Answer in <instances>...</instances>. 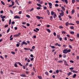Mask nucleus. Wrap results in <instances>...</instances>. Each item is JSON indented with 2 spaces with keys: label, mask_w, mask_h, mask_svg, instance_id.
<instances>
[{
  "label": "nucleus",
  "mask_w": 79,
  "mask_h": 79,
  "mask_svg": "<svg viewBox=\"0 0 79 79\" xmlns=\"http://www.w3.org/2000/svg\"><path fill=\"white\" fill-rule=\"evenodd\" d=\"M21 34V33L20 32H19L18 34H16L14 35V37H19V35Z\"/></svg>",
  "instance_id": "obj_1"
},
{
  "label": "nucleus",
  "mask_w": 79,
  "mask_h": 79,
  "mask_svg": "<svg viewBox=\"0 0 79 79\" xmlns=\"http://www.w3.org/2000/svg\"><path fill=\"white\" fill-rule=\"evenodd\" d=\"M51 14L52 15H54L56 16V13L55 12H53V11H52L51 12Z\"/></svg>",
  "instance_id": "obj_2"
},
{
  "label": "nucleus",
  "mask_w": 79,
  "mask_h": 79,
  "mask_svg": "<svg viewBox=\"0 0 79 79\" xmlns=\"http://www.w3.org/2000/svg\"><path fill=\"white\" fill-rule=\"evenodd\" d=\"M23 45H27V43L23 41L21 44V46H23Z\"/></svg>",
  "instance_id": "obj_3"
},
{
  "label": "nucleus",
  "mask_w": 79,
  "mask_h": 79,
  "mask_svg": "<svg viewBox=\"0 0 79 79\" xmlns=\"http://www.w3.org/2000/svg\"><path fill=\"white\" fill-rule=\"evenodd\" d=\"M63 53L64 54H66V53H68V50H67V49H64L63 50Z\"/></svg>",
  "instance_id": "obj_4"
},
{
  "label": "nucleus",
  "mask_w": 79,
  "mask_h": 79,
  "mask_svg": "<svg viewBox=\"0 0 79 79\" xmlns=\"http://www.w3.org/2000/svg\"><path fill=\"white\" fill-rule=\"evenodd\" d=\"M61 12L62 13H60L59 14L60 16H64V12H63V10H61Z\"/></svg>",
  "instance_id": "obj_5"
},
{
  "label": "nucleus",
  "mask_w": 79,
  "mask_h": 79,
  "mask_svg": "<svg viewBox=\"0 0 79 79\" xmlns=\"http://www.w3.org/2000/svg\"><path fill=\"white\" fill-rule=\"evenodd\" d=\"M62 2H65L66 3V4H68V0H61Z\"/></svg>",
  "instance_id": "obj_6"
},
{
  "label": "nucleus",
  "mask_w": 79,
  "mask_h": 79,
  "mask_svg": "<svg viewBox=\"0 0 79 79\" xmlns=\"http://www.w3.org/2000/svg\"><path fill=\"white\" fill-rule=\"evenodd\" d=\"M20 19V17L17 15H15L14 17V19Z\"/></svg>",
  "instance_id": "obj_7"
},
{
  "label": "nucleus",
  "mask_w": 79,
  "mask_h": 79,
  "mask_svg": "<svg viewBox=\"0 0 79 79\" xmlns=\"http://www.w3.org/2000/svg\"><path fill=\"white\" fill-rule=\"evenodd\" d=\"M72 74H73V73H72L71 72H70L67 74V76H69L72 75Z\"/></svg>",
  "instance_id": "obj_8"
},
{
  "label": "nucleus",
  "mask_w": 79,
  "mask_h": 79,
  "mask_svg": "<svg viewBox=\"0 0 79 79\" xmlns=\"http://www.w3.org/2000/svg\"><path fill=\"white\" fill-rule=\"evenodd\" d=\"M71 12H72V15H73V14H74V13L75 12V10H74V9H73L72 10Z\"/></svg>",
  "instance_id": "obj_9"
},
{
  "label": "nucleus",
  "mask_w": 79,
  "mask_h": 79,
  "mask_svg": "<svg viewBox=\"0 0 79 79\" xmlns=\"http://www.w3.org/2000/svg\"><path fill=\"white\" fill-rule=\"evenodd\" d=\"M64 64L65 65H66V66H69L67 62H66V61L64 60Z\"/></svg>",
  "instance_id": "obj_10"
},
{
  "label": "nucleus",
  "mask_w": 79,
  "mask_h": 79,
  "mask_svg": "<svg viewBox=\"0 0 79 79\" xmlns=\"http://www.w3.org/2000/svg\"><path fill=\"white\" fill-rule=\"evenodd\" d=\"M20 76H21L22 77H26V75H25L20 74Z\"/></svg>",
  "instance_id": "obj_11"
},
{
  "label": "nucleus",
  "mask_w": 79,
  "mask_h": 79,
  "mask_svg": "<svg viewBox=\"0 0 79 79\" xmlns=\"http://www.w3.org/2000/svg\"><path fill=\"white\" fill-rule=\"evenodd\" d=\"M47 31H48V32H49V33L51 32V31H50V30L49 29H47Z\"/></svg>",
  "instance_id": "obj_12"
},
{
  "label": "nucleus",
  "mask_w": 79,
  "mask_h": 79,
  "mask_svg": "<svg viewBox=\"0 0 79 79\" xmlns=\"http://www.w3.org/2000/svg\"><path fill=\"white\" fill-rule=\"evenodd\" d=\"M70 34H72L73 35L74 34V32L73 31H70Z\"/></svg>",
  "instance_id": "obj_13"
},
{
  "label": "nucleus",
  "mask_w": 79,
  "mask_h": 79,
  "mask_svg": "<svg viewBox=\"0 0 79 79\" xmlns=\"http://www.w3.org/2000/svg\"><path fill=\"white\" fill-rule=\"evenodd\" d=\"M47 13L48 15H50V11H49V10H47Z\"/></svg>",
  "instance_id": "obj_14"
},
{
  "label": "nucleus",
  "mask_w": 79,
  "mask_h": 79,
  "mask_svg": "<svg viewBox=\"0 0 79 79\" xmlns=\"http://www.w3.org/2000/svg\"><path fill=\"white\" fill-rule=\"evenodd\" d=\"M62 9L63 10V11H65V8L64 7L62 6L61 7Z\"/></svg>",
  "instance_id": "obj_15"
},
{
  "label": "nucleus",
  "mask_w": 79,
  "mask_h": 79,
  "mask_svg": "<svg viewBox=\"0 0 79 79\" xmlns=\"http://www.w3.org/2000/svg\"><path fill=\"white\" fill-rule=\"evenodd\" d=\"M76 76H77V75H76V74H74L73 76V78H75V77H76Z\"/></svg>",
  "instance_id": "obj_16"
},
{
  "label": "nucleus",
  "mask_w": 79,
  "mask_h": 79,
  "mask_svg": "<svg viewBox=\"0 0 79 79\" xmlns=\"http://www.w3.org/2000/svg\"><path fill=\"white\" fill-rule=\"evenodd\" d=\"M70 27L71 29L73 30L74 29V27H73V26H71Z\"/></svg>",
  "instance_id": "obj_17"
},
{
  "label": "nucleus",
  "mask_w": 79,
  "mask_h": 79,
  "mask_svg": "<svg viewBox=\"0 0 79 79\" xmlns=\"http://www.w3.org/2000/svg\"><path fill=\"white\" fill-rule=\"evenodd\" d=\"M38 78L40 79H42V77L41 76H38Z\"/></svg>",
  "instance_id": "obj_18"
},
{
  "label": "nucleus",
  "mask_w": 79,
  "mask_h": 79,
  "mask_svg": "<svg viewBox=\"0 0 79 79\" xmlns=\"http://www.w3.org/2000/svg\"><path fill=\"white\" fill-rule=\"evenodd\" d=\"M37 6H42V5H40V4L37 3Z\"/></svg>",
  "instance_id": "obj_19"
},
{
  "label": "nucleus",
  "mask_w": 79,
  "mask_h": 79,
  "mask_svg": "<svg viewBox=\"0 0 79 79\" xmlns=\"http://www.w3.org/2000/svg\"><path fill=\"white\" fill-rule=\"evenodd\" d=\"M36 18L38 19H40V17L39 16H36Z\"/></svg>",
  "instance_id": "obj_20"
},
{
  "label": "nucleus",
  "mask_w": 79,
  "mask_h": 79,
  "mask_svg": "<svg viewBox=\"0 0 79 79\" xmlns=\"http://www.w3.org/2000/svg\"><path fill=\"white\" fill-rule=\"evenodd\" d=\"M1 3L2 5H5V3L2 1H1Z\"/></svg>",
  "instance_id": "obj_21"
},
{
  "label": "nucleus",
  "mask_w": 79,
  "mask_h": 79,
  "mask_svg": "<svg viewBox=\"0 0 79 79\" xmlns=\"http://www.w3.org/2000/svg\"><path fill=\"white\" fill-rule=\"evenodd\" d=\"M50 19L51 20V21H52L53 20V17L50 16Z\"/></svg>",
  "instance_id": "obj_22"
},
{
  "label": "nucleus",
  "mask_w": 79,
  "mask_h": 79,
  "mask_svg": "<svg viewBox=\"0 0 79 79\" xmlns=\"http://www.w3.org/2000/svg\"><path fill=\"white\" fill-rule=\"evenodd\" d=\"M18 64H19V65H20L21 66H23V65H22V64H21V63H20V62H18Z\"/></svg>",
  "instance_id": "obj_23"
},
{
  "label": "nucleus",
  "mask_w": 79,
  "mask_h": 79,
  "mask_svg": "<svg viewBox=\"0 0 79 79\" xmlns=\"http://www.w3.org/2000/svg\"><path fill=\"white\" fill-rule=\"evenodd\" d=\"M10 28H9L8 29L7 31V33H8V32H10Z\"/></svg>",
  "instance_id": "obj_24"
},
{
  "label": "nucleus",
  "mask_w": 79,
  "mask_h": 79,
  "mask_svg": "<svg viewBox=\"0 0 79 79\" xmlns=\"http://www.w3.org/2000/svg\"><path fill=\"white\" fill-rule=\"evenodd\" d=\"M26 17H27V18H30V16L29 15H26Z\"/></svg>",
  "instance_id": "obj_25"
},
{
  "label": "nucleus",
  "mask_w": 79,
  "mask_h": 79,
  "mask_svg": "<svg viewBox=\"0 0 79 79\" xmlns=\"http://www.w3.org/2000/svg\"><path fill=\"white\" fill-rule=\"evenodd\" d=\"M73 73H77V71L76 70H74L73 71Z\"/></svg>",
  "instance_id": "obj_26"
},
{
  "label": "nucleus",
  "mask_w": 79,
  "mask_h": 79,
  "mask_svg": "<svg viewBox=\"0 0 79 79\" xmlns=\"http://www.w3.org/2000/svg\"><path fill=\"white\" fill-rule=\"evenodd\" d=\"M68 25H69V23L67 22L66 23V26H68Z\"/></svg>",
  "instance_id": "obj_27"
},
{
  "label": "nucleus",
  "mask_w": 79,
  "mask_h": 79,
  "mask_svg": "<svg viewBox=\"0 0 79 79\" xmlns=\"http://www.w3.org/2000/svg\"><path fill=\"white\" fill-rule=\"evenodd\" d=\"M48 3L49 6L53 5L52 3L51 2H48Z\"/></svg>",
  "instance_id": "obj_28"
},
{
  "label": "nucleus",
  "mask_w": 79,
  "mask_h": 79,
  "mask_svg": "<svg viewBox=\"0 0 79 79\" xmlns=\"http://www.w3.org/2000/svg\"><path fill=\"white\" fill-rule=\"evenodd\" d=\"M11 53H12V54H13V55H15V52L13 51L11 52Z\"/></svg>",
  "instance_id": "obj_29"
},
{
  "label": "nucleus",
  "mask_w": 79,
  "mask_h": 79,
  "mask_svg": "<svg viewBox=\"0 0 79 79\" xmlns=\"http://www.w3.org/2000/svg\"><path fill=\"white\" fill-rule=\"evenodd\" d=\"M45 74L47 75V76H48V73L47 72H46L45 73Z\"/></svg>",
  "instance_id": "obj_30"
},
{
  "label": "nucleus",
  "mask_w": 79,
  "mask_h": 79,
  "mask_svg": "<svg viewBox=\"0 0 79 79\" xmlns=\"http://www.w3.org/2000/svg\"><path fill=\"white\" fill-rule=\"evenodd\" d=\"M55 6H56V7H58V6H59V5L57 4H55Z\"/></svg>",
  "instance_id": "obj_31"
},
{
  "label": "nucleus",
  "mask_w": 79,
  "mask_h": 79,
  "mask_svg": "<svg viewBox=\"0 0 79 79\" xmlns=\"http://www.w3.org/2000/svg\"><path fill=\"white\" fill-rule=\"evenodd\" d=\"M56 73H57V74H58V73H59V70H56Z\"/></svg>",
  "instance_id": "obj_32"
},
{
  "label": "nucleus",
  "mask_w": 79,
  "mask_h": 79,
  "mask_svg": "<svg viewBox=\"0 0 79 79\" xmlns=\"http://www.w3.org/2000/svg\"><path fill=\"white\" fill-rule=\"evenodd\" d=\"M69 69H70V70H73V69H74V68L71 67L69 68Z\"/></svg>",
  "instance_id": "obj_33"
},
{
  "label": "nucleus",
  "mask_w": 79,
  "mask_h": 79,
  "mask_svg": "<svg viewBox=\"0 0 79 79\" xmlns=\"http://www.w3.org/2000/svg\"><path fill=\"white\" fill-rule=\"evenodd\" d=\"M60 37V35H57V38H58V39H59Z\"/></svg>",
  "instance_id": "obj_34"
},
{
  "label": "nucleus",
  "mask_w": 79,
  "mask_h": 79,
  "mask_svg": "<svg viewBox=\"0 0 79 79\" xmlns=\"http://www.w3.org/2000/svg\"><path fill=\"white\" fill-rule=\"evenodd\" d=\"M69 47L70 48H71V49L73 48V47H72V46H71V45H69Z\"/></svg>",
  "instance_id": "obj_35"
},
{
  "label": "nucleus",
  "mask_w": 79,
  "mask_h": 79,
  "mask_svg": "<svg viewBox=\"0 0 79 79\" xmlns=\"http://www.w3.org/2000/svg\"><path fill=\"white\" fill-rule=\"evenodd\" d=\"M51 47L52 48H55V47L53 46H51Z\"/></svg>",
  "instance_id": "obj_36"
},
{
  "label": "nucleus",
  "mask_w": 79,
  "mask_h": 79,
  "mask_svg": "<svg viewBox=\"0 0 79 79\" xmlns=\"http://www.w3.org/2000/svg\"><path fill=\"white\" fill-rule=\"evenodd\" d=\"M62 33L64 34H66V32L64 31H62Z\"/></svg>",
  "instance_id": "obj_37"
},
{
  "label": "nucleus",
  "mask_w": 79,
  "mask_h": 79,
  "mask_svg": "<svg viewBox=\"0 0 79 79\" xmlns=\"http://www.w3.org/2000/svg\"><path fill=\"white\" fill-rule=\"evenodd\" d=\"M16 67V68H17L18 67V65L16 64H15L14 65Z\"/></svg>",
  "instance_id": "obj_38"
},
{
  "label": "nucleus",
  "mask_w": 79,
  "mask_h": 79,
  "mask_svg": "<svg viewBox=\"0 0 79 79\" xmlns=\"http://www.w3.org/2000/svg\"><path fill=\"white\" fill-rule=\"evenodd\" d=\"M69 25H73V26H74V24L72 23H69Z\"/></svg>",
  "instance_id": "obj_39"
},
{
  "label": "nucleus",
  "mask_w": 79,
  "mask_h": 79,
  "mask_svg": "<svg viewBox=\"0 0 79 79\" xmlns=\"http://www.w3.org/2000/svg\"><path fill=\"white\" fill-rule=\"evenodd\" d=\"M63 56V58H66V54H64Z\"/></svg>",
  "instance_id": "obj_40"
},
{
  "label": "nucleus",
  "mask_w": 79,
  "mask_h": 79,
  "mask_svg": "<svg viewBox=\"0 0 79 79\" xmlns=\"http://www.w3.org/2000/svg\"><path fill=\"white\" fill-rule=\"evenodd\" d=\"M16 46L17 47H19V44H16Z\"/></svg>",
  "instance_id": "obj_41"
},
{
  "label": "nucleus",
  "mask_w": 79,
  "mask_h": 79,
  "mask_svg": "<svg viewBox=\"0 0 79 79\" xmlns=\"http://www.w3.org/2000/svg\"><path fill=\"white\" fill-rule=\"evenodd\" d=\"M53 35L55 36H56V33L55 32H53Z\"/></svg>",
  "instance_id": "obj_42"
},
{
  "label": "nucleus",
  "mask_w": 79,
  "mask_h": 79,
  "mask_svg": "<svg viewBox=\"0 0 79 79\" xmlns=\"http://www.w3.org/2000/svg\"><path fill=\"white\" fill-rule=\"evenodd\" d=\"M15 5V2H12V5L13 6V5Z\"/></svg>",
  "instance_id": "obj_43"
},
{
  "label": "nucleus",
  "mask_w": 79,
  "mask_h": 79,
  "mask_svg": "<svg viewBox=\"0 0 79 79\" xmlns=\"http://www.w3.org/2000/svg\"><path fill=\"white\" fill-rule=\"evenodd\" d=\"M72 2L73 3H74L75 2V0H72Z\"/></svg>",
  "instance_id": "obj_44"
},
{
  "label": "nucleus",
  "mask_w": 79,
  "mask_h": 79,
  "mask_svg": "<svg viewBox=\"0 0 79 79\" xmlns=\"http://www.w3.org/2000/svg\"><path fill=\"white\" fill-rule=\"evenodd\" d=\"M21 13H22V11H20L19 12V15H21Z\"/></svg>",
  "instance_id": "obj_45"
},
{
  "label": "nucleus",
  "mask_w": 79,
  "mask_h": 79,
  "mask_svg": "<svg viewBox=\"0 0 79 79\" xmlns=\"http://www.w3.org/2000/svg\"><path fill=\"white\" fill-rule=\"evenodd\" d=\"M76 23H77V24H79V22L78 21H76Z\"/></svg>",
  "instance_id": "obj_46"
},
{
  "label": "nucleus",
  "mask_w": 79,
  "mask_h": 79,
  "mask_svg": "<svg viewBox=\"0 0 79 79\" xmlns=\"http://www.w3.org/2000/svg\"><path fill=\"white\" fill-rule=\"evenodd\" d=\"M35 49V46H33L32 47V49H33V50H34V49Z\"/></svg>",
  "instance_id": "obj_47"
},
{
  "label": "nucleus",
  "mask_w": 79,
  "mask_h": 79,
  "mask_svg": "<svg viewBox=\"0 0 79 79\" xmlns=\"http://www.w3.org/2000/svg\"><path fill=\"white\" fill-rule=\"evenodd\" d=\"M12 72H14V73H18L17 71L12 70Z\"/></svg>",
  "instance_id": "obj_48"
},
{
  "label": "nucleus",
  "mask_w": 79,
  "mask_h": 79,
  "mask_svg": "<svg viewBox=\"0 0 79 79\" xmlns=\"http://www.w3.org/2000/svg\"><path fill=\"white\" fill-rule=\"evenodd\" d=\"M70 63H74V61H73V60H70Z\"/></svg>",
  "instance_id": "obj_49"
},
{
  "label": "nucleus",
  "mask_w": 79,
  "mask_h": 79,
  "mask_svg": "<svg viewBox=\"0 0 79 79\" xmlns=\"http://www.w3.org/2000/svg\"><path fill=\"white\" fill-rule=\"evenodd\" d=\"M31 57H34V55H33L32 54H31L30 55Z\"/></svg>",
  "instance_id": "obj_50"
},
{
  "label": "nucleus",
  "mask_w": 79,
  "mask_h": 79,
  "mask_svg": "<svg viewBox=\"0 0 79 79\" xmlns=\"http://www.w3.org/2000/svg\"><path fill=\"white\" fill-rule=\"evenodd\" d=\"M69 52H71V50L69 49L68 50H67V53Z\"/></svg>",
  "instance_id": "obj_51"
},
{
  "label": "nucleus",
  "mask_w": 79,
  "mask_h": 79,
  "mask_svg": "<svg viewBox=\"0 0 79 79\" xmlns=\"http://www.w3.org/2000/svg\"><path fill=\"white\" fill-rule=\"evenodd\" d=\"M22 27H24V28H25V29H26V27L24 25H23Z\"/></svg>",
  "instance_id": "obj_52"
},
{
  "label": "nucleus",
  "mask_w": 79,
  "mask_h": 79,
  "mask_svg": "<svg viewBox=\"0 0 79 79\" xmlns=\"http://www.w3.org/2000/svg\"><path fill=\"white\" fill-rule=\"evenodd\" d=\"M34 31H35V32H38V31H37L36 30L34 29Z\"/></svg>",
  "instance_id": "obj_53"
},
{
  "label": "nucleus",
  "mask_w": 79,
  "mask_h": 79,
  "mask_svg": "<svg viewBox=\"0 0 79 79\" xmlns=\"http://www.w3.org/2000/svg\"><path fill=\"white\" fill-rule=\"evenodd\" d=\"M58 63H63V61H61V60H59L58 61Z\"/></svg>",
  "instance_id": "obj_54"
},
{
  "label": "nucleus",
  "mask_w": 79,
  "mask_h": 79,
  "mask_svg": "<svg viewBox=\"0 0 79 79\" xmlns=\"http://www.w3.org/2000/svg\"><path fill=\"white\" fill-rule=\"evenodd\" d=\"M36 9H37V10H40V7H37L36 8Z\"/></svg>",
  "instance_id": "obj_55"
},
{
  "label": "nucleus",
  "mask_w": 79,
  "mask_h": 79,
  "mask_svg": "<svg viewBox=\"0 0 79 79\" xmlns=\"http://www.w3.org/2000/svg\"><path fill=\"white\" fill-rule=\"evenodd\" d=\"M59 28H60V29H63V27L62 26H60L59 27Z\"/></svg>",
  "instance_id": "obj_56"
},
{
  "label": "nucleus",
  "mask_w": 79,
  "mask_h": 79,
  "mask_svg": "<svg viewBox=\"0 0 79 79\" xmlns=\"http://www.w3.org/2000/svg\"><path fill=\"white\" fill-rule=\"evenodd\" d=\"M15 30H18V27H15Z\"/></svg>",
  "instance_id": "obj_57"
},
{
  "label": "nucleus",
  "mask_w": 79,
  "mask_h": 79,
  "mask_svg": "<svg viewBox=\"0 0 79 79\" xmlns=\"http://www.w3.org/2000/svg\"><path fill=\"white\" fill-rule=\"evenodd\" d=\"M52 5L49 6V7L50 8H52Z\"/></svg>",
  "instance_id": "obj_58"
},
{
  "label": "nucleus",
  "mask_w": 79,
  "mask_h": 79,
  "mask_svg": "<svg viewBox=\"0 0 79 79\" xmlns=\"http://www.w3.org/2000/svg\"><path fill=\"white\" fill-rule=\"evenodd\" d=\"M77 37H79V33H77Z\"/></svg>",
  "instance_id": "obj_59"
},
{
  "label": "nucleus",
  "mask_w": 79,
  "mask_h": 79,
  "mask_svg": "<svg viewBox=\"0 0 79 79\" xmlns=\"http://www.w3.org/2000/svg\"><path fill=\"white\" fill-rule=\"evenodd\" d=\"M59 40H60V41H61L62 40V38L60 37L59 38Z\"/></svg>",
  "instance_id": "obj_60"
},
{
  "label": "nucleus",
  "mask_w": 79,
  "mask_h": 79,
  "mask_svg": "<svg viewBox=\"0 0 79 79\" xmlns=\"http://www.w3.org/2000/svg\"><path fill=\"white\" fill-rule=\"evenodd\" d=\"M44 10H47V7L46 6L44 7Z\"/></svg>",
  "instance_id": "obj_61"
},
{
  "label": "nucleus",
  "mask_w": 79,
  "mask_h": 79,
  "mask_svg": "<svg viewBox=\"0 0 79 79\" xmlns=\"http://www.w3.org/2000/svg\"><path fill=\"white\" fill-rule=\"evenodd\" d=\"M6 18V16H4L2 17V18L4 19V18Z\"/></svg>",
  "instance_id": "obj_62"
},
{
  "label": "nucleus",
  "mask_w": 79,
  "mask_h": 79,
  "mask_svg": "<svg viewBox=\"0 0 79 79\" xmlns=\"http://www.w3.org/2000/svg\"><path fill=\"white\" fill-rule=\"evenodd\" d=\"M36 30L37 31H39V29L38 28H36Z\"/></svg>",
  "instance_id": "obj_63"
},
{
  "label": "nucleus",
  "mask_w": 79,
  "mask_h": 79,
  "mask_svg": "<svg viewBox=\"0 0 79 79\" xmlns=\"http://www.w3.org/2000/svg\"><path fill=\"white\" fill-rule=\"evenodd\" d=\"M64 40H67V37H64Z\"/></svg>",
  "instance_id": "obj_64"
}]
</instances>
